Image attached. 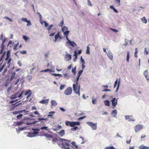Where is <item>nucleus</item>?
<instances>
[{
  "label": "nucleus",
  "mask_w": 149,
  "mask_h": 149,
  "mask_svg": "<svg viewBox=\"0 0 149 149\" xmlns=\"http://www.w3.org/2000/svg\"><path fill=\"white\" fill-rule=\"evenodd\" d=\"M59 141L62 142V146L61 148L62 149H70V146L71 145L69 144V142H71L70 141L60 138Z\"/></svg>",
  "instance_id": "obj_1"
},
{
  "label": "nucleus",
  "mask_w": 149,
  "mask_h": 149,
  "mask_svg": "<svg viewBox=\"0 0 149 149\" xmlns=\"http://www.w3.org/2000/svg\"><path fill=\"white\" fill-rule=\"evenodd\" d=\"M73 90L74 93L78 94L79 96H80V85H77L76 84H73Z\"/></svg>",
  "instance_id": "obj_2"
},
{
  "label": "nucleus",
  "mask_w": 149,
  "mask_h": 149,
  "mask_svg": "<svg viewBox=\"0 0 149 149\" xmlns=\"http://www.w3.org/2000/svg\"><path fill=\"white\" fill-rule=\"evenodd\" d=\"M86 124L89 126L91 128V129L93 130H95L97 129V123H93L91 122H87Z\"/></svg>",
  "instance_id": "obj_3"
},
{
  "label": "nucleus",
  "mask_w": 149,
  "mask_h": 149,
  "mask_svg": "<svg viewBox=\"0 0 149 149\" xmlns=\"http://www.w3.org/2000/svg\"><path fill=\"white\" fill-rule=\"evenodd\" d=\"M118 98L117 99H116V98L113 97H112V99L111 100V102L112 103V107L113 109H114L116 105H117L118 104Z\"/></svg>",
  "instance_id": "obj_4"
},
{
  "label": "nucleus",
  "mask_w": 149,
  "mask_h": 149,
  "mask_svg": "<svg viewBox=\"0 0 149 149\" xmlns=\"http://www.w3.org/2000/svg\"><path fill=\"white\" fill-rule=\"evenodd\" d=\"M72 92V88L71 87L67 88L64 92V93L65 95H70Z\"/></svg>",
  "instance_id": "obj_5"
},
{
  "label": "nucleus",
  "mask_w": 149,
  "mask_h": 149,
  "mask_svg": "<svg viewBox=\"0 0 149 149\" xmlns=\"http://www.w3.org/2000/svg\"><path fill=\"white\" fill-rule=\"evenodd\" d=\"M143 125H141L138 124L134 127V130L136 132H138L143 128Z\"/></svg>",
  "instance_id": "obj_6"
},
{
  "label": "nucleus",
  "mask_w": 149,
  "mask_h": 149,
  "mask_svg": "<svg viewBox=\"0 0 149 149\" xmlns=\"http://www.w3.org/2000/svg\"><path fill=\"white\" fill-rule=\"evenodd\" d=\"M65 125L67 126H70L73 127L75 126L74 122L66 121L65 123Z\"/></svg>",
  "instance_id": "obj_7"
},
{
  "label": "nucleus",
  "mask_w": 149,
  "mask_h": 149,
  "mask_svg": "<svg viewBox=\"0 0 149 149\" xmlns=\"http://www.w3.org/2000/svg\"><path fill=\"white\" fill-rule=\"evenodd\" d=\"M18 101V100L17 99L15 100H13V101H10V103H12V105H15V107H16L17 106L20 105L21 104V103H19L18 104H17V102H19L21 101H18L16 103H14L13 104L14 102H16Z\"/></svg>",
  "instance_id": "obj_8"
},
{
  "label": "nucleus",
  "mask_w": 149,
  "mask_h": 149,
  "mask_svg": "<svg viewBox=\"0 0 149 149\" xmlns=\"http://www.w3.org/2000/svg\"><path fill=\"white\" fill-rule=\"evenodd\" d=\"M22 21L26 22L28 23L27 25V26H29L31 25L30 21V20H28L26 18H22Z\"/></svg>",
  "instance_id": "obj_9"
},
{
  "label": "nucleus",
  "mask_w": 149,
  "mask_h": 149,
  "mask_svg": "<svg viewBox=\"0 0 149 149\" xmlns=\"http://www.w3.org/2000/svg\"><path fill=\"white\" fill-rule=\"evenodd\" d=\"M107 55L108 57L110 60H112L113 59V55L111 52L109 51L107 53Z\"/></svg>",
  "instance_id": "obj_10"
},
{
  "label": "nucleus",
  "mask_w": 149,
  "mask_h": 149,
  "mask_svg": "<svg viewBox=\"0 0 149 149\" xmlns=\"http://www.w3.org/2000/svg\"><path fill=\"white\" fill-rule=\"evenodd\" d=\"M11 75L10 78H9L8 79L10 81H12L14 78L16 74V73L15 72H11Z\"/></svg>",
  "instance_id": "obj_11"
},
{
  "label": "nucleus",
  "mask_w": 149,
  "mask_h": 149,
  "mask_svg": "<svg viewBox=\"0 0 149 149\" xmlns=\"http://www.w3.org/2000/svg\"><path fill=\"white\" fill-rule=\"evenodd\" d=\"M69 42L67 44H69L72 47H77V44L73 41H69Z\"/></svg>",
  "instance_id": "obj_12"
},
{
  "label": "nucleus",
  "mask_w": 149,
  "mask_h": 149,
  "mask_svg": "<svg viewBox=\"0 0 149 149\" xmlns=\"http://www.w3.org/2000/svg\"><path fill=\"white\" fill-rule=\"evenodd\" d=\"M37 120H38L40 122V125L41 124L43 125L45 123V122H43L42 121L44 120L47 121V118H38Z\"/></svg>",
  "instance_id": "obj_13"
},
{
  "label": "nucleus",
  "mask_w": 149,
  "mask_h": 149,
  "mask_svg": "<svg viewBox=\"0 0 149 149\" xmlns=\"http://www.w3.org/2000/svg\"><path fill=\"white\" fill-rule=\"evenodd\" d=\"M65 58L67 61H69L71 59V55L68 54L67 53H66Z\"/></svg>",
  "instance_id": "obj_14"
},
{
  "label": "nucleus",
  "mask_w": 149,
  "mask_h": 149,
  "mask_svg": "<svg viewBox=\"0 0 149 149\" xmlns=\"http://www.w3.org/2000/svg\"><path fill=\"white\" fill-rule=\"evenodd\" d=\"M117 113V110L116 109L113 111L111 113V115L113 117H116V115Z\"/></svg>",
  "instance_id": "obj_15"
},
{
  "label": "nucleus",
  "mask_w": 149,
  "mask_h": 149,
  "mask_svg": "<svg viewBox=\"0 0 149 149\" xmlns=\"http://www.w3.org/2000/svg\"><path fill=\"white\" fill-rule=\"evenodd\" d=\"M51 107L53 108L52 106L56 107L57 105V103L55 100H52L51 101Z\"/></svg>",
  "instance_id": "obj_16"
},
{
  "label": "nucleus",
  "mask_w": 149,
  "mask_h": 149,
  "mask_svg": "<svg viewBox=\"0 0 149 149\" xmlns=\"http://www.w3.org/2000/svg\"><path fill=\"white\" fill-rule=\"evenodd\" d=\"M61 137H62L65 134V130H62L59 132H57Z\"/></svg>",
  "instance_id": "obj_17"
},
{
  "label": "nucleus",
  "mask_w": 149,
  "mask_h": 149,
  "mask_svg": "<svg viewBox=\"0 0 149 149\" xmlns=\"http://www.w3.org/2000/svg\"><path fill=\"white\" fill-rule=\"evenodd\" d=\"M49 99L45 100H41L40 102V103L43 104H47L49 102Z\"/></svg>",
  "instance_id": "obj_18"
},
{
  "label": "nucleus",
  "mask_w": 149,
  "mask_h": 149,
  "mask_svg": "<svg viewBox=\"0 0 149 149\" xmlns=\"http://www.w3.org/2000/svg\"><path fill=\"white\" fill-rule=\"evenodd\" d=\"M59 34H60V32H58V33L56 34L54 36V38H55V40L54 41L55 42H56L57 40L58 39V38L59 37Z\"/></svg>",
  "instance_id": "obj_19"
},
{
  "label": "nucleus",
  "mask_w": 149,
  "mask_h": 149,
  "mask_svg": "<svg viewBox=\"0 0 149 149\" xmlns=\"http://www.w3.org/2000/svg\"><path fill=\"white\" fill-rule=\"evenodd\" d=\"M139 149H149V147L142 145L139 147Z\"/></svg>",
  "instance_id": "obj_20"
},
{
  "label": "nucleus",
  "mask_w": 149,
  "mask_h": 149,
  "mask_svg": "<svg viewBox=\"0 0 149 149\" xmlns=\"http://www.w3.org/2000/svg\"><path fill=\"white\" fill-rule=\"evenodd\" d=\"M10 50H8L7 52V56L6 57V58L5 59V60L6 61L8 59H9V57L10 56Z\"/></svg>",
  "instance_id": "obj_21"
},
{
  "label": "nucleus",
  "mask_w": 149,
  "mask_h": 149,
  "mask_svg": "<svg viewBox=\"0 0 149 149\" xmlns=\"http://www.w3.org/2000/svg\"><path fill=\"white\" fill-rule=\"evenodd\" d=\"M104 103L106 106H109L110 105V102L109 100H106L104 101Z\"/></svg>",
  "instance_id": "obj_22"
},
{
  "label": "nucleus",
  "mask_w": 149,
  "mask_h": 149,
  "mask_svg": "<svg viewBox=\"0 0 149 149\" xmlns=\"http://www.w3.org/2000/svg\"><path fill=\"white\" fill-rule=\"evenodd\" d=\"M42 136H45L46 138H53V137L52 135L49 134H45L42 135Z\"/></svg>",
  "instance_id": "obj_23"
},
{
  "label": "nucleus",
  "mask_w": 149,
  "mask_h": 149,
  "mask_svg": "<svg viewBox=\"0 0 149 149\" xmlns=\"http://www.w3.org/2000/svg\"><path fill=\"white\" fill-rule=\"evenodd\" d=\"M54 26V25L53 24H51L48 27L47 30L48 31V33H50V31L51 29H52Z\"/></svg>",
  "instance_id": "obj_24"
},
{
  "label": "nucleus",
  "mask_w": 149,
  "mask_h": 149,
  "mask_svg": "<svg viewBox=\"0 0 149 149\" xmlns=\"http://www.w3.org/2000/svg\"><path fill=\"white\" fill-rule=\"evenodd\" d=\"M28 137H33L35 136V135L34 134V133H32L29 132L28 133V135H27Z\"/></svg>",
  "instance_id": "obj_25"
},
{
  "label": "nucleus",
  "mask_w": 149,
  "mask_h": 149,
  "mask_svg": "<svg viewBox=\"0 0 149 149\" xmlns=\"http://www.w3.org/2000/svg\"><path fill=\"white\" fill-rule=\"evenodd\" d=\"M40 130H48V127L47 126H43L40 128Z\"/></svg>",
  "instance_id": "obj_26"
},
{
  "label": "nucleus",
  "mask_w": 149,
  "mask_h": 149,
  "mask_svg": "<svg viewBox=\"0 0 149 149\" xmlns=\"http://www.w3.org/2000/svg\"><path fill=\"white\" fill-rule=\"evenodd\" d=\"M141 20L143 23L145 24H146L147 23V20L145 17H143L141 18Z\"/></svg>",
  "instance_id": "obj_27"
},
{
  "label": "nucleus",
  "mask_w": 149,
  "mask_h": 149,
  "mask_svg": "<svg viewBox=\"0 0 149 149\" xmlns=\"http://www.w3.org/2000/svg\"><path fill=\"white\" fill-rule=\"evenodd\" d=\"M130 52L129 51H128L127 52V56L126 57V61L127 62H129V60L130 58Z\"/></svg>",
  "instance_id": "obj_28"
},
{
  "label": "nucleus",
  "mask_w": 149,
  "mask_h": 149,
  "mask_svg": "<svg viewBox=\"0 0 149 149\" xmlns=\"http://www.w3.org/2000/svg\"><path fill=\"white\" fill-rule=\"evenodd\" d=\"M68 28L67 27L64 26L62 28V31L63 32L68 31Z\"/></svg>",
  "instance_id": "obj_29"
},
{
  "label": "nucleus",
  "mask_w": 149,
  "mask_h": 149,
  "mask_svg": "<svg viewBox=\"0 0 149 149\" xmlns=\"http://www.w3.org/2000/svg\"><path fill=\"white\" fill-rule=\"evenodd\" d=\"M110 8L111 9H112L115 13H118V10L116 9L113 6H110Z\"/></svg>",
  "instance_id": "obj_30"
},
{
  "label": "nucleus",
  "mask_w": 149,
  "mask_h": 149,
  "mask_svg": "<svg viewBox=\"0 0 149 149\" xmlns=\"http://www.w3.org/2000/svg\"><path fill=\"white\" fill-rule=\"evenodd\" d=\"M110 8L111 9H112L115 13H118V10L116 9L113 6H110Z\"/></svg>",
  "instance_id": "obj_31"
},
{
  "label": "nucleus",
  "mask_w": 149,
  "mask_h": 149,
  "mask_svg": "<svg viewBox=\"0 0 149 149\" xmlns=\"http://www.w3.org/2000/svg\"><path fill=\"white\" fill-rule=\"evenodd\" d=\"M110 8L111 9H112L115 13H118V10L116 9L113 6H110Z\"/></svg>",
  "instance_id": "obj_32"
},
{
  "label": "nucleus",
  "mask_w": 149,
  "mask_h": 149,
  "mask_svg": "<svg viewBox=\"0 0 149 149\" xmlns=\"http://www.w3.org/2000/svg\"><path fill=\"white\" fill-rule=\"evenodd\" d=\"M110 8L111 9H112L115 13H118V10L116 9L113 6H110Z\"/></svg>",
  "instance_id": "obj_33"
},
{
  "label": "nucleus",
  "mask_w": 149,
  "mask_h": 149,
  "mask_svg": "<svg viewBox=\"0 0 149 149\" xmlns=\"http://www.w3.org/2000/svg\"><path fill=\"white\" fill-rule=\"evenodd\" d=\"M23 79V77H22V78H18L16 81L15 83V85H16L20 81H21Z\"/></svg>",
  "instance_id": "obj_34"
},
{
  "label": "nucleus",
  "mask_w": 149,
  "mask_h": 149,
  "mask_svg": "<svg viewBox=\"0 0 149 149\" xmlns=\"http://www.w3.org/2000/svg\"><path fill=\"white\" fill-rule=\"evenodd\" d=\"M30 93H31V94H32L31 91L30 90H27L25 92V93L24 94V95H28Z\"/></svg>",
  "instance_id": "obj_35"
},
{
  "label": "nucleus",
  "mask_w": 149,
  "mask_h": 149,
  "mask_svg": "<svg viewBox=\"0 0 149 149\" xmlns=\"http://www.w3.org/2000/svg\"><path fill=\"white\" fill-rule=\"evenodd\" d=\"M55 113V112L54 111H51L49 113V114L47 115V117H51L52 116V114H54Z\"/></svg>",
  "instance_id": "obj_36"
},
{
  "label": "nucleus",
  "mask_w": 149,
  "mask_h": 149,
  "mask_svg": "<svg viewBox=\"0 0 149 149\" xmlns=\"http://www.w3.org/2000/svg\"><path fill=\"white\" fill-rule=\"evenodd\" d=\"M76 67L75 66L74 68H73L72 70V72L74 74H75L76 73Z\"/></svg>",
  "instance_id": "obj_37"
},
{
  "label": "nucleus",
  "mask_w": 149,
  "mask_h": 149,
  "mask_svg": "<svg viewBox=\"0 0 149 149\" xmlns=\"http://www.w3.org/2000/svg\"><path fill=\"white\" fill-rule=\"evenodd\" d=\"M23 123V121L21 120L20 121L17 122L16 123V125L17 126H20Z\"/></svg>",
  "instance_id": "obj_38"
},
{
  "label": "nucleus",
  "mask_w": 149,
  "mask_h": 149,
  "mask_svg": "<svg viewBox=\"0 0 149 149\" xmlns=\"http://www.w3.org/2000/svg\"><path fill=\"white\" fill-rule=\"evenodd\" d=\"M143 75L145 76L146 78H147V77L148 75V70H145L143 73Z\"/></svg>",
  "instance_id": "obj_39"
},
{
  "label": "nucleus",
  "mask_w": 149,
  "mask_h": 149,
  "mask_svg": "<svg viewBox=\"0 0 149 149\" xmlns=\"http://www.w3.org/2000/svg\"><path fill=\"white\" fill-rule=\"evenodd\" d=\"M71 144L73 146L75 147L76 149H77L78 148V146L76 144V143L74 141H73L71 143Z\"/></svg>",
  "instance_id": "obj_40"
},
{
  "label": "nucleus",
  "mask_w": 149,
  "mask_h": 149,
  "mask_svg": "<svg viewBox=\"0 0 149 149\" xmlns=\"http://www.w3.org/2000/svg\"><path fill=\"white\" fill-rule=\"evenodd\" d=\"M86 53V54H90V48L88 46H87V47Z\"/></svg>",
  "instance_id": "obj_41"
},
{
  "label": "nucleus",
  "mask_w": 149,
  "mask_h": 149,
  "mask_svg": "<svg viewBox=\"0 0 149 149\" xmlns=\"http://www.w3.org/2000/svg\"><path fill=\"white\" fill-rule=\"evenodd\" d=\"M65 84H62L61 85L60 87V90L61 91L64 88H65Z\"/></svg>",
  "instance_id": "obj_42"
},
{
  "label": "nucleus",
  "mask_w": 149,
  "mask_h": 149,
  "mask_svg": "<svg viewBox=\"0 0 149 149\" xmlns=\"http://www.w3.org/2000/svg\"><path fill=\"white\" fill-rule=\"evenodd\" d=\"M79 76H77L75 81V82H76L75 84H76L77 85H78V81L79 80Z\"/></svg>",
  "instance_id": "obj_43"
},
{
  "label": "nucleus",
  "mask_w": 149,
  "mask_h": 149,
  "mask_svg": "<svg viewBox=\"0 0 149 149\" xmlns=\"http://www.w3.org/2000/svg\"><path fill=\"white\" fill-rule=\"evenodd\" d=\"M63 34L65 36H67L70 33V31H64L63 32Z\"/></svg>",
  "instance_id": "obj_44"
},
{
  "label": "nucleus",
  "mask_w": 149,
  "mask_h": 149,
  "mask_svg": "<svg viewBox=\"0 0 149 149\" xmlns=\"http://www.w3.org/2000/svg\"><path fill=\"white\" fill-rule=\"evenodd\" d=\"M22 38L25 41H26L27 40L29 39L28 37L25 36H23Z\"/></svg>",
  "instance_id": "obj_45"
},
{
  "label": "nucleus",
  "mask_w": 149,
  "mask_h": 149,
  "mask_svg": "<svg viewBox=\"0 0 149 149\" xmlns=\"http://www.w3.org/2000/svg\"><path fill=\"white\" fill-rule=\"evenodd\" d=\"M146 50V48H145L144 49V51L143 52L144 54L145 55H148L149 54V53Z\"/></svg>",
  "instance_id": "obj_46"
},
{
  "label": "nucleus",
  "mask_w": 149,
  "mask_h": 149,
  "mask_svg": "<svg viewBox=\"0 0 149 149\" xmlns=\"http://www.w3.org/2000/svg\"><path fill=\"white\" fill-rule=\"evenodd\" d=\"M83 70H79L78 73V76L80 77L81 75L82 74L83 72Z\"/></svg>",
  "instance_id": "obj_47"
},
{
  "label": "nucleus",
  "mask_w": 149,
  "mask_h": 149,
  "mask_svg": "<svg viewBox=\"0 0 149 149\" xmlns=\"http://www.w3.org/2000/svg\"><path fill=\"white\" fill-rule=\"evenodd\" d=\"M132 116H129V115H126L125 116V119L126 120L130 119V118Z\"/></svg>",
  "instance_id": "obj_48"
},
{
  "label": "nucleus",
  "mask_w": 149,
  "mask_h": 149,
  "mask_svg": "<svg viewBox=\"0 0 149 149\" xmlns=\"http://www.w3.org/2000/svg\"><path fill=\"white\" fill-rule=\"evenodd\" d=\"M19 42H18L15 45H14V46L13 47L14 50H15L16 49L17 46L19 45Z\"/></svg>",
  "instance_id": "obj_49"
},
{
  "label": "nucleus",
  "mask_w": 149,
  "mask_h": 149,
  "mask_svg": "<svg viewBox=\"0 0 149 149\" xmlns=\"http://www.w3.org/2000/svg\"><path fill=\"white\" fill-rule=\"evenodd\" d=\"M52 71V70L49 69H47V70H44L42 71L41 72H51Z\"/></svg>",
  "instance_id": "obj_50"
},
{
  "label": "nucleus",
  "mask_w": 149,
  "mask_h": 149,
  "mask_svg": "<svg viewBox=\"0 0 149 149\" xmlns=\"http://www.w3.org/2000/svg\"><path fill=\"white\" fill-rule=\"evenodd\" d=\"M120 78L119 79V80L118 81L117 88H116V92H117V91L118 90V89H119V87L120 84Z\"/></svg>",
  "instance_id": "obj_51"
},
{
  "label": "nucleus",
  "mask_w": 149,
  "mask_h": 149,
  "mask_svg": "<svg viewBox=\"0 0 149 149\" xmlns=\"http://www.w3.org/2000/svg\"><path fill=\"white\" fill-rule=\"evenodd\" d=\"M128 44V40L126 39H125V42L123 44V45H124L125 47Z\"/></svg>",
  "instance_id": "obj_52"
},
{
  "label": "nucleus",
  "mask_w": 149,
  "mask_h": 149,
  "mask_svg": "<svg viewBox=\"0 0 149 149\" xmlns=\"http://www.w3.org/2000/svg\"><path fill=\"white\" fill-rule=\"evenodd\" d=\"M22 116L23 115L22 114H19L17 116V119H19L21 118Z\"/></svg>",
  "instance_id": "obj_53"
},
{
  "label": "nucleus",
  "mask_w": 149,
  "mask_h": 149,
  "mask_svg": "<svg viewBox=\"0 0 149 149\" xmlns=\"http://www.w3.org/2000/svg\"><path fill=\"white\" fill-rule=\"evenodd\" d=\"M138 52V51L137 50V49L136 48L135 49V51L134 53V56L135 57L137 58V53Z\"/></svg>",
  "instance_id": "obj_54"
},
{
  "label": "nucleus",
  "mask_w": 149,
  "mask_h": 149,
  "mask_svg": "<svg viewBox=\"0 0 149 149\" xmlns=\"http://www.w3.org/2000/svg\"><path fill=\"white\" fill-rule=\"evenodd\" d=\"M24 111H25V113H28L29 112V111H26L25 110H24V109L18 111L19 113H22Z\"/></svg>",
  "instance_id": "obj_55"
},
{
  "label": "nucleus",
  "mask_w": 149,
  "mask_h": 149,
  "mask_svg": "<svg viewBox=\"0 0 149 149\" xmlns=\"http://www.w3.org/2000/svg\"><path fill=\"white\" fill-rule=\"evenodd\" d=\"M80 61L82 63V64H85V63L84 61V60L82 56L81 57Z\"/></svg>",
  "instance_id": "obj_56"
},
{
  "label": "nucleus",
  "mask_w": 149,
  "mask_h": 149,
  "mask_svg": "<svg viewBox=\"0 0 149 149\" xmlns=\"http://www.w3.org/2000/svg\"><path fill=\"white\" fill-rule=\"evenodd\" d=\"M17 95V94H16L15 95H13L11 97V98H10L11 99H13V100L15 99L17 97H16V96Z\"/></svg>",
  "instance_id": "obj_57"
},
{
  "label": "nucleus",
  "mask_w": 149,
  "mask_h": 149,
  "mask_svg": "<svg viewBox=\"0 0 149 149\" xmlns=\"http://www.w3.org/2000/svg\"><path fill=\"white\" fill-rule=\"evenodd\" d=\"M117 81H118V79H117L115 81L114 84V86H113L114 88H115L116 87V85H117V83H118V82Z\"/></svg>",
  "instance_id": "obj_58"
},
{
  "label": "nucleus",
  "mask_w": 149,
  "mask_h": 149,
  "mask_svg": "<svg viewBox=\"0 0 149 149\" xmlns=\"http://www.w3.org/2000/svg\"><path fill=\"white\" fill-rule=\"evenodd\" d=\"M78 127L77 126H75L74 127L72 128L71 129V131H76L78 129Z\"/></svg>",
  "instance_id": "obj_59"
},
{
  "label": "nucleus",
  "mask_w": 149,
  "mask_h": 149,
  "mask_svg": "<svg viewBox=\"0 0 149 149\" xmlns=\"http://www.w3.org/2000/svg\"><path fill=\"white\" fill-rule=\"evenodd\" d=\"M63 75H64V77L65 78H66L67 79H68L69 78V77L67 74L66 73L65 74H63Z\"/></svg>",
  "instance_id": "obj_60"
},
{
  "label": "nucleus",
  "mask_w": 149,
  "mask_h": 149,
  "mask_svg": "<svg viewBox=\"0 0 149 149\" xmlns=\"http://www.w3.org/2000/svg\"><path fill=\"white\" fill-rule=\"evenodd\" d=\"M17 63L20 67H21L22 66V63L20 61H18L17 62Z\"/></svg>",
  "instance_id": "obj_61"
},
{
  "label": "nucleus",
  "mask_w": 149,
  "mask_h": 149,
  "mask_svg": "<svg viewBox=\"0 0 149 149\" xmlns=\"http://www.w3.org/2000/svg\"><path fill=\"white\" fill-rule=\"evenodd\" d=\"M78 54L77 53L76 51H75L74 52V56H75V57L77 58L78 57Z\"/></svg>",
  "instance_id": "obj_62"
},
{
  "label": "nucleus",
  "mask_w": 149,
  "mask_h": 149,
  "mask_svg": "<svg viewBox=\"0 0 149 149\" xmlns=\"http://www.w3.org/2000/svg\"><path fill=\"white\" fill-rule=\"evenodd\" d=\"M86 118V116H83V117H81L80 118H78L77 119V120H81L84 119V118Z\"/></svg>",
  "instance_id": "obj_63"
},
{
  "label": "nucleus",
  "mask_w": 149,
  "mask_h": 149,
  "mask_svg": "<svg viewBox=\"0 0 149 149\" xmlns=\"http://www.w3.org/2000/svg\"><path fill=\"white\" fill-rule=\"evenodd\" d=\"M74 125H80V123L79 122H74Z\"/></svg>",
  "instance_id": "obj_64"
}]
</instances>
